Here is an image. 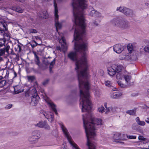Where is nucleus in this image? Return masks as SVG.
Returning a JSON list of instances; mask_svg holds the SVG:
<instances>
[{
	"label": "nucleus",
	"instance_id": "nucleus-43",
	"mask_svg": "<svg viewBox=\"0 0 149 149\" xmlns=\"http://www.w3.org/2000/svg\"><path fill=\"white\" fill-rule=\"evenodd\" d=\"M12 105L10 104H9L8 105H7L6 107H5V109H10V108L12 107Z\"/></svg>",
	"mask_w": 149,
	"mask_h": 149
},
{
	"label": "nucleus",
	"instance_id": "nucleus-8",
	"mask_svg": "<svg viewBox=\"0 0 149 149\" xmlns=\"http://www.w3.org/2000/svg\"><path fill=\"white\" fill-rule=\"evenodd\" d=\"M124 49V46L119 44H117L113 46V50L118 54L120 53Z\"/></svg>",
	"mask_w": 149,
	"mask_h": 149
},
{
	"label": "nucleus",
	"instance_id": "nucleus-17",
	"mask_svg": "<svg viewBox=\"0 0 149 149\" xmlns=\"http://www.w3.org/2000/svg\"><path fill=\"white\" fill-rule=\"evenodd\" d=\"M136 122L138 125L140 126H144L145 125L146 123L143 121H141L139 117H137L135 119Z\"/></svg>",
	"mask_w": 149,
	"mask_h": 149
},
{
	"label": "nucleus",
	"instance_id": "nucleus-38",
	"mask_svg": "<svg viewBox=\"0 0 149 149\" xmlns=\"http://www.w3.org/2000/svg\"><path fill=\"white\" fill-rule=\"evenodd\" d=\"M50 118H49L50 122L51 123L54 121V114H52L50 115Z\"/></svg>",
	"mask_w": 149,
	"mask_h": 149
},
{
	"label": "nucleus",
	"instance_id": "nucleus-56",
	"mask_svg": "<svg viewBox=\"0 0 149 149\" xmlns=\"http://www.w3.org/2000/svg\"><path fill=\"white\" fill-rule=\"evenodd\" d=\"M147 119L148 120H149V118H148ZM146 122L147 123H149V120H146Z\"/></svg>",
	"mask_w": 149,
	"mask_h": 149
},
{
	"label": "nucleus",
	"instance_id": "nucleus-4",
	"mask_svg": "<svg viewBox=\"0 0 149 149\" xmlns=\"http://www.w3.org/2000/svg\"><path fill=\"white\" fill-rule=\"evenodd\" d=\"M117 10L123 13L125 15L128 17H133L135 16L133 10L124 6L117 8Z\"/></svg>",
	"mask_w": 149,
	"mask_h": 149
},
{
	"label": "nucleus",
	"instance_id": "nucleus-26",
	"mask_svg": "<svg viewBox=\"0 0 149 149\" xmlns=\"http://www.w3.org/2000/svg\"><path fill=\"white\" fill-rule=\"evenodd\" d=\"M127 48L130 53H131L133 50V46L132 45H129L127 46Z\"/></svg>",
	"mask_w": 149,
	"mask_h": 149
},
{
	"label": "nucleus",
	"instance_id": "nucleus-48",
	"mask_svg": "<svg viewBox=\"0 0 149 149\" xmlns=\"http://www.w3.org/2000/svg\"><path fill=\"white\" fill-rule=\"evenodd\" d=\"M10 48V46L9 45H8L7 46H6V48L5 49V51L7 52L8 53V50H9Z\"/></svg>",
	"mask_w": 149,
	"mask_h": 149
},
{
	"label": "nucleus",
	"instance_id": "nucleus-39",
	"mask_svg": "<svg viewBox=\"0 0 149 149\" xmlns=\"http://www.w3.org/2000/svg\"><path fill=\"white\" fill-rule=\"evenodd\" d=\"M138 139L139 140L144 141L146 140V138H144L143 136H139Z\"/></svg>",
	"mask_w": 149,
	"mask_h": 149
},
{
	"label": "nucleus",
	"instance_id": "nucleus-53",
	"mask_svg": "<svg viewBox=\"0 0 149 149\" xmlns=\"http://www.w3.org/2000/svg\"><path fill=\"white\" fill-rule=\"evenodd\" d=\"M56 49H57V50H61V48L60 47H56Z\"/></svg>",
	"mask_w": 149,
	"mask_h": 149
},
{
	"label": "nucleus",
	"instance_id": "nucleus-31",
	"mask_svg": "<svg viewBox=\"0 0 149 149\" xmlns=\"http://www.w3.org/2000/svg\"><path fill=\"white\" fill-rule=\"evenodd\" d=\"M138 125L136 123H134L132 126V128L134 130H136L138 129Z\"/></svg>",
	"mask_w": 149,
	"mask_h": 149
},
{
	"label": "nucleus",
	"instance_id": "nucleus-34",
	"mask_svg": "<svg viewBox=\"0 0 149 149\" xmlns=\"http://www.w3.org/2000/svg\"><path fill=\"white\" fill-rule=\"evenodd\" d=\"M105 84L106 86L109 87H110L111 86V84L110 81H105Z\"/></svg>",
	"mask_w": 149,
	"mask_h": 149
},
{
	"label": "nucleus",
	"instance_id": "nucleus-50",
	"mask_svg": "<svg viewBox=\"0 0 149 149\" xmlns=\"http://www.w3.org/2000/svg\"><path fill=\"white\" fill-rule=\"evenodd\" d=\"M17 46H18V47L19 49V52H20L22 50L21 47L20 45H18V44L17 45Z\"/></svg>",
	"mask_w": 149,
	"mask_h": 149
},
{
	"label": "nucleus",
	"instance_id": "nucleus-36",
	"mask_svg": "<svg viewBox=\"0 0 149 149\" xmlns=\"http://www.w3.org/2000/svg\"><path fill=\"white\" fill-rule=\"evenodd\" d=\"M6 81L5 80H1L0 82V85L1 86H4L6 84Z\"/></svg>",
	"mask_w": 149,
	"mask_h": 149
},
{
	"label": "nucleus",
	"instance_id": "nucleus-20",
	"mask_svg": "<svg viewBox=\"0 0 149 149\" xmlns=\"http://www.w3.org/2000/svg\"><path fill=\"white\" fill-rule=\"evenodd\" d=\"M55 58H54L53 60L51 61L50 63V66L49 67L50 72H51L52 71V69L53 68V65L55 64Z\"/></svg>",
	"mask_w": 149,
	"mask_h": 149
},
{
	"label": "nucleus",
	"instance_id": "nucleus-13",
	"mask_svg": "<svg viewBox=\"0 0 149 149\" xmlns=\"http://www.w3.org/2000/svg\"><path fill=\"white\" fill-rule=\"evenodd\" d=\"M120 135V133H116L114 134L113 137V138L114 140L113 141L116 142H118V140H119V139H123L122 138L120 139L119 138Z\"/></svg>",
	"mask_w": 149,
	"mask_h": 149
},
{
	"label": "nucleus",
	"instance_id": "nucleus-21",
	"mask_svg": "<svg viewBox=\"0 0 149 149\" xmlns=\"http://www.w3.org/2000/svg\"><path fill=\"white\" fill-rule=\"evenodd\" d=\"M135 110H130L127 111L126 113L131 115H134L136 113Z\"/></svg>",
	"mask_w": 149,
	"mask_h": 149
},
{
	"label": "nucleus",
	"instance_id": "nucleus-33",
	"mask_svg": "<svg viewBox=\"0 0 149 149\" xmlns=\"http://www.w3.org/2000/svg\"><path fill=\"white\" fill-rule=\"evenodd\" d=\"M105 109L104 107L101 106L100 107H99L98 108V110L100 112L102 113L104 111V109Z\"/></svg>",
	"mask_w": 149,
	"mask_h": 149
},
{
	"label": "nucleus",
	"instance_id": "nucleus-40",
	"mask_svg": "<svg viewBox=\"0 0 149 149\" xmlns=\"http://www.w3.org/2000/svg\"><path fill=\"white\" fill-rule=\"evenodd\" d=\"M127 137L129 139H135L136 138V136L133 135H128L127 136Z\"/></svg>",
	"mask_w": 149,
	"mask_h": 149
},
{
	"label": "nucleus",
	"instance_id": "nucleus-42",
	"mask_svg": "<svg viewBox=\"0 0 149 149\" xmlns=\"http://www.w3.org/2000/svg\"><path fill=\"white\" fill-rule=\"evenodd\" d=\"M107 111L106 112V113H108V112H110L111 111L112 109V107H109L106 108Z\"/></svg>",
	"mask_w": 149,
	"mask_h": 149
},
{
	"label": "nucleus",
	"instance_id": "nucleus-57",
	"mask_svg": "<svg viewBox=\"0 0 149 149\" xmlns=\"http://www.w3.org/2000/svg\"><path fill=\"white\" fill-rule=\"evenodd\" d=\"M3 60V59L2 57H1L0 56V62H1V61H2Z\"/></svg>",
	"mask_w": 149,
	"mask_h": 149
},
{
	"label": "nucleus",
	"instance_id": "nucleus-41",
	"mask_svg": "<svg viewBox=\"0 0 149 149\" xmlns=\"http://www.w3.org/2000/svg\"><path fill=\"white\" fill-rule=\"evenodd\" d=\"M27 77L29 80L33 81L35 79V77L33 76H29Z\"/></svg>",
	"mask_w": 149,
	"mask_h": 149
},
{
	"label": "nucleus",
	"instance_id": "nucleus-35",
	"mask_svg": "<svg viewBox=\"0 0 149 149\" xmlns=\"http://www.w3.org/2000/svg\"><path fill=\"white\" fill-rule=\"evenodd\" d=\"M118 85L122 88H124L125 86V85L122 83L120 81H118Z\"/></svg>",
	"mask_w": 149,
	"mask_h": 149
},
{
	"label": "nucleus",
	"instance_id": "nucleus-60",
	"mask_svg": "<svg viewBox=\"0 0 149 149\" xmlns=\"http://www.w3.org/2000/svg\"><path fill=\"white\" fill-rule=\"evenodd\" d=\"M145 4H146V5L147 6H148V3H145Z\"/></svg>",
	"mask_w": 149,
	"mask_h": 149
},
{
	"label": "nucleus",
	"instance_id": "nucleus-22",
	"mask_svg": "<svg viewBox=\"0 0 149 149\" xmlns=\"http://www.w3.org/2000/svg\"><path fill=\"white\" fill-rule=\"evenodd\" d=\"M43 128L48 130H49L50 129V126L47 124V122L45 121H44Z\"/></svg>",
	"mask_w": 149,
	"mask_h": 149
},
{
	"label": "nucleus",
	"instance_id": "nucleus-45",
	"mask_svg": "<svg viewBox=\"0 0 149 149\" xmlns=\"http://www.w3.org/2000/svg\"><path fill=\"white\" fill-rule=\"evenodd\" d=\"M49 81V80L48 79L45 80L42 82V84L44 86L47 85V84H48Z\"/></svg>",
	"mask_w": 149,
	"mask_h": 149
},
{
	"label": "nucleus",
	"instance_id": "nucleus-2",
	"mask_svg": "<svg viewBox=\"0 0 149 149\" xmlns=\"http://www.w3.org/2000/svg\"><path fill=\"white\" fill-rule=\"evenodd\" d=\"M123 68V67L122 65L113 64L111 66L109 70H108V73L110 76H112L117 73L116 75L117 79H124L126 83L130 85L131 77L127 75H123L122 73H119Z\"/></svg>",
	"mask_w": 149,
	"mask_h": 149
},
{
	"label": "nucleus",
	"instance_id": "nucleus-12",
	"mask_svg": "<svg viewBox=\"0 0 149 149\" xmlns=\"http://www.w3.org/2000/svg\"><path fill=\"white\" fill-rule=\"evenodd\" d=\"M15 93L18 94L24 91L23 89H20V87L19 85H17L13 87Z\"/></svg>",
	"mask_w": 149,
	"mask_h": 149
},
{
	"label": "nucleus",
	"instance_id": "nucleus-7",
	"mask_svg": "<svg viewBox=\"0 0 149 149\" xmlns=\"http://www.w3.org/2000/svg\"><path fill=\"white\" fill-rule=\"evenodd\" d=\"M91 9L92 10L89 13V16L94 17H101L102 15L100 13L96 11L92 7H91Z\"/></svg>",
	"mask_w": 149,
	"mask_h": 149
},
{
	"label": "nucleus",
	"instance_id": "nucleus-11",
	"mask_svg": "<svg viewBox=\"0 0 149 149\" xmlns=\"http://www.w3.org/2000/svg\"><path fill=\"white\" fill-rule=\"evenodd\" d=\"M32 135L35 137L36 138L39 139L41 136V134L40 132L38 130H35L33 131Z\"/></svg>",
	"mask_w": 149,
	"mask_h": 149
},
{
	"label": "nucleus",
	"instance_id": "nucleus-61",
	"mask_svg": "<svg viewBox=\"0 0 149 149\" xmlns=\"http://www.w3.org/2000/svg\"><path fill=\"white\" fill-rule=\"evenodd\" d=\"M147 92L149 94V89L148 90Z\"/></svg>",
	"mask_w": 149,
	"mask_h": 149
},
{
	"label": "nucleus",
	"instance_id": "nucleus-9",
	"mask_svg": "<svg viewBox=\"0 0 149 149\" xmlns=\"http://www.w3.org/2000/svg\"><path fill=\"white\" fill-rule=\"evenodd\" d=\"M47 103L53 111L55 112L56 115H57L58 113H57L56 108V105L51 101H47Z\"/></svg>",
	"mask_w": 149,
	"mask_h": 149
},
{
	"label": "nucleus",
	"instance_id": "nucleus-16",
	"mask_svg": "<svg viewBox=\"0 0 149 149\" xmlns=\"http://www.w3.org/2000/svg\"><path fill=\"white\" fill-rule=\"evenodd\" d=\"M38 139L36 138L35 137L32 135V136L29 138V141L31 143H35L37 142V140Z\"/></svg>",
	"mask_w": 149,
	"mask_h": 149
},
{
	"label": "nucleus",
	"instance_id": "nucleus-10",
	"mask_svg": "<svg viewBox=\"0 0 149 149\" xmlns=\"http://www.w3.org/2000/svg\"><path fill=\"white\" fill-rule=\"evenodd\" d=\"M61 40L63 42V43L61 44L62 49L64 51L66 50L67 49V45L64 37H62Z\"/></svg>",
	"mask_w": 149,
	"mask_h": 149
},
{
	"label": "nucleus",
	"instance_id": "nucleus-63",
	"mask_svg": "<svg viewBox=\"0 0 149 149\" xmlns=\"http://www.w3.org/2000/svg\"><path fill=\"white\" fill-rule=\"evenodd\" d=\"M18 43L19 44H21V43L19 42V41H18Z\"/></svg>",
	"mask_w": 149,
	"mask_h": 149
},
{
	"label": "nucleus",
	"instance_id": "nucleus-30",
	"mask_svg": "<svg viewBox=\"0 0 149 149\" xmlns=\"http://www.w3.org/2000/svg\"><path fill=\"white\" fill-rule=\"evenodd\" d=\"M119 138H122L123 139H119V140H125L126 139L125 135L124 134H122L120 133Z\"/></svg>",
	"mask_w": 149,
	"mask_h": 149
},
{
	"label": "nucleus",
	"instance_id": "nucleus-44",
	"mask_svg": "<svg viewBox=\"0 0 149 149\" xmlns=\"http://www.w3.org/2000/svg\"><path fill=\"white\" fill-rule=\"evenodd\" d=\"M7 24H3V27L4 28L3 29H4L5 31H7L8 30V28L7 27Z\"/></svg>",
	"mask_w": 149,
	"mask_h": 149
},
{
	"label": "nucleus",
	"instance_id": "nucleus-54",
	"mask_svg": "<svg viewBox=\"0 0 149 149\" xmlns=\"http://www.w3.org/2000/svg\"><path fill=\"white\" fill-rule=\"evenodd\" d=\"M104 106L106 108H107V103H105L104 104Z\"/></svg>",
	"mask_w": 149,
	"mask_h": 149
},
{
	"label": "nucleus",
	"instance_id": "nucleus-5",
	"mask_svg": "<svg viewBox=\"0 0 149 149\" xmlns=\"http://www.w3.org/2000/svg\"><path fill=\"white\" fill-rule=\"evenodd\" d=\"M31 93L32 96L31 104L32 106H35L38 103V100L40 97L37 93L36 89L35 88H33L32 89L31 91Z\"/></svg>",
	"mask_w": 149,
	"mask_h": 149
},
{
	"label": "nucleus",
	"instance_id": "nucleus-49",
	"mask_svg": "<svg viewBox=\"0 0 149 149\" xmlns=\"http://www.w3.org/2000/svg\"><path fill=\"white\" fill-rule=\"evenodd\" d=\"M45 116V117L46 118H47V119H48L49 118V116H48V115L46 113H45L43 115Z\"/></svg>",
	"mask_w": 149,
	"mask_h": 149
},
{
	"label": "nucleus",
	"instance_id": "nucleus-14",
	"mask_svg": "<svg viewBox=\"0 0 149 149\" xmlns=\"http://www.w3.org/2000/svg\"><path fill=\"white\" fill-rule=\"evenodd\" d=\"M120 59L121 60H126L129 61L131 59V57L130 55L129 54L124 55L121 54L120 56Z\"/></svg>",
	"mask_w": 149,
	"mask_h": 149
},
{
	"label": "nucleus",
	"instance_id": "nucleus-27",
	"mask_svg": "<svg viewBox=\"0 0 149 149\" xmlns=\"http://www.w3.org/2000/svg\"><path fill=\"white\" fill-rule=\"evenodd\" d=\"M28 32L29 33H36L38 32V31L36 29H29L28 31Z\"/></svg>",
	"mask_w": 149,
	"mask_h": 149
},
{
	"label": "nucleus",
	"instance_id": "nucleus-51",
	"mask_svg": "<svg viewBox=\"0 0 149 149\" xmlns=\"http://www.w3.org/2000/svg\"><path fill=\"white\" fill-rule=\"evenodd\" d=\"M35 38L37 40H41L39 36H35Z\"/></svg>",
	"mask_w": 149,
	"mask_h": 149
},
{
	"label": "nucleus",
	"instance_id": "nucleus-64",
	"mask_svg": "<svg viewBox=\"0 0 149 149\" xmlns=\"http://www.w3.org/2000/svg\"><path fill=\"white\" fill-rule=\"evenodd\" d=\"M51 58V57H48V58Z\"/></svg>",
	"mask_w": 149,
	"mask_h": 149
},
{
	"label": "nucleus",
	"instance_id": "nucleus-58",
	"mask_svg": "<svg viewBox=\"0 0 149 149\" xmlns=\"http://www.w3.org/2000/svg\"><path fill=\"white\" fill-rule=\"evenodd\" d=\"M34 42L36 44V45H38L35 41H34Z\"/></svg>",
	"mask_w": 149,
	"mask_h": 149
},
{
	"label": "nucleus",
	"instance_id": "nucleus-25",
	"mask_svg": "<svg viewBox=\"0 0 149 149\" xmlns=\"http://www.w3.org/2000/svg\"><path fill=\"white\" fill-rule=\"evenodd\" d=\"M6 40L3 39H0V46L2 47L3 45H5V43Z\"/></svg>",
	"mask_w": 149,
	"mask_h": 149
},
{
	"label": "nucleus",
	"instance_id": "nucleus-18",
	"mask_svg": "<svg viewBox=\"0 0 149 149\" xmlns=\"http://www.w3.org/2000/svg\"><path fill=\"white\" fill-rule=\"evenodd\" d=\"M12 9L13 10L20 13H22L23 12V10L19 6L13 7Z\"/></svg>",
	"mask_w": 149,
	"mask_h": 149
},
{
	"label": "nucleus",
	"instance_id": "nucleus-46",
	"mask_svg": "<svg viewBox=\"0 0 149 149\" xmlns=\"http://www.w3.org/2000/svg\"><path fill=\"white\" fill-rule=\"evenodd\" d=\"M4 31L5 30L4 29H3L1 28L0 27V34L3 35Z\"/></svg>",
	"mask_w": 149,
	"mask_h": 149
},
{
	"label": "nucleus",
	"instance_id": "nucleus-3",
	"mask_svg": "<svg viewBox=\"0 0 149 149\" xmlns=\"http://www.w3.org/2000/svg\"><path fill=\"white\" fill-rule=\"evenodd\" d=\"M111 22L113 25L123 29H128L130 26V23L121 17L114 18Z\"/></svg>",
	"mask_w": 149,
	"mask_h": 149
},
{
	"label": "nucleus",
	"instance_id": "nucleus-23",
	"mask_svg": "<svg viewBox=\"0 0 149 149\" xmlns=\"http://www.w3.org/2000/svg\"><path fill=\"white\" fill-rule=\"evenodd\" d=\"M43 124L44 122H43V121L41 120L39 121L38 123L36 124L35 125L36 126H37L41 128H43Z\"/></svg>",
	"mask_w": 149,
	"mask_h": 149
},
{
	"label": "nucleus",
	"instance_id": "nucleus-59",
	"mask_svg": "<svg viewBox=\"0 0 149 149\" xmlns=\"http://www.w3.org/2000/svg\"><path fill=\"white\" fill-rule=\"evenodd\" d=\"M2 78H3V77L1 76H0V80L2 79Z\"/></svg>",
	"mask_w": 149,
	"mask_h": 149
},
{
	"label": "nucleus",
	"instance_id": "nucleus-52",
	"mask_svg": "<svg viewBox=\"0 0 149 149\" xmlns=\"http://www.w3.org/2000/svg\"><path fill=\"white\" fill-rule=\"evenodd\" d=\"M45 113V112L44 111H43V110H41L40 111V113L42 114L43 115Z\"/></svg>",
	"mask_w": 149,
	"mask_h": 149
},
{
	"label": "nucleus",
	"instance_id": "nucleus-6",
	"mask_svg": "<svg viewBox=\"0 0 149 149\" xmlns=\"http://www.w3.org/2000/svg\"><path fill=\"white\" fill-rule=\"evenodd\" d=\"M54 6L55 8L54 15L55 16V26L57 30V28L60 29L61 27V24L59 23L58 21V10L57 9V5L56 4L54 3Z\"/></svg>",
	"mask_w": 149,
	"mask_h": 149
},
{
	"label": "nucleus",
	"instance_id": "nucleus-28",
	"mask_svg": "<svg viewBox=\"0 0 149 149\" xmlns=\"http://www.w3.org/2000/svg\"><path fill=\"white\" fill-rule=\"evenodd\" d=\"M3 35L4 37H6L7 38V40H10V36L8 33H6L4 32Z\"/></svg>",
	"mask_w": 149,
	"mask_h": 149
},
{
	"label": "nucleus",
	"instance_id": "nucleus-15",
	"mask_svg": "<svg viewBox=\"0 0 149 149\" xmlns=\"http://www.w3.org/2000/svg\"><path fill=\"white\" fill-rule=\"evenodd\" d=\"M33 53L35 56L34 61L36 63L38 66H39L40 61L39 60V57L37 55L36 53V52H33Z\"/></svg>",
	"mask_w": 149,
	"mask_h": 149
},
{
	"label": "nucleus",
	"instance_id": "nucleus-19",
	"mask_svg": "<svg viewBox=\"0 0 149 149\" xmlns=\"http://www.w3.org/2000/svg\"><path fill=\"white\" fill-rule=\"evenodd\" d=\"M122 94L120 93H113L111 94V98H118L119 97L121 96Z\"/></svg>",
	"mask_w": 149,
	"mask_h": 149
},
{
	"label": "nucleus",
	"instance_id": "nucleus-29",
	"mask_svg": "<svg viewBox=\"0 0 149 149\" xmlns=\"http://www.w3.org/2000/svg\"><path fill=\"white\" fill-rule=\"evenodd\" d=\"M43 63L46 65H47L49 64L50 61L48 60L47 58L43 61Z\"/></svg>",
	"mask_w": 149,
	"mask_h": 149
},
{
	"label": "nucleus",
	"instance_id": "nucleus-62",
	"mask_svg": "<svg viewBox=\"0 0 149 149\" xmlns=\"http://www.w3.org/2000/svg\"><path fill=\"white\" fill-rule=\"evenodd\" d=\"M35 46L34 45H33V46L32 45V47H35Z\"/></svg>",
	"mask_w": 149,
	"mask_h": 149
},
{
	"label": "nucleus",
	"instance_id": "nucleus-55",
	"mask_svg": "<svg viewBox=\"0 0 149 149\" xmlns=\"http://www.w3.org/2000/svg\"><path fill=\"white\" fill-rule=\"evenodd\" d=\"M14 74L15 75L14 77H16L17 76V74L15 71L14 72Z\"/></svg>",
	"mask_w": 149,
	"mask_h": 149
},
{
	"label": "nucleus",
	"instance_id": "nucleus-37",
	"mask_svg": "<svg viewBox=\"0 0 149 149\" xmlns=\"http://www.w3.org/2000/svg\"><path fill=\"white\" fill-rule=\"evenodd\" d=\"M100 21L98 19H96L94 21L93 23L96 26H97L99 23L100 22Z\"/></svg>",
	"mask_w": 149,
	"mask_h": 149
},
{
	"label": "nucleus",
	"instance_id": "nucleus-1",
	"mask_svg": "<svg viewBox=\"0 0 149 149\" xmlns=\"http://www.w3.org/2000/svg\"><path fill=\"white\" fill-rule=\"evenodd\" d=\"M87 0H73L74 24L72 29H74V35H86V23L84 17V9L87 6Z\"/></svg>",
	"mask_w": 149,
	"mask_h": 149
},
{
	"label": "nucleus",
	"instance_id": "nucleus-32",
	"mask_svg": "<svg viewBox=\"0 0 149 149\" xmlns=\"http://www.w3.org/2000/svg\"><path fill=\"white\" fill-rule=\"evenodd\" d=\"M5 48H3L2 49H0V56L4 54H5Z\"/></svg>",
	"mask_w": 149,
	"mask_h": 149
},
{
	"label": "nucleus",
	"instance_id": "nucleus-24",
	"mask_svg": "<svg viewBox=\"0 0 149 149\" xmlns=\"http://www.w3.org/2000/svg\"><path fill=\"white\" fill-rule=\"evenodd\" d=\"M42 13L43 14V16H40V17L45 19H47L48 18V15L46 11H44Z\"/></svg>",
	"mask_w": 149,
	"mask_h": 149
},
{
	"label": "nucleus",
	"instance_id": "nucleus-47",
	"mask_svg": "<svg viewBox=\"0 0 149 149\" xmlns=\"http://www.w3.org/2000/svg\"><path fill=\"white\" fill-rule=\"evenodd\" d=\"M144 50L147 52H149V47H145L144 48Z\"/></svg>",
	"mask_w": 149,
	"mask_h": 149
}]
</instances>
